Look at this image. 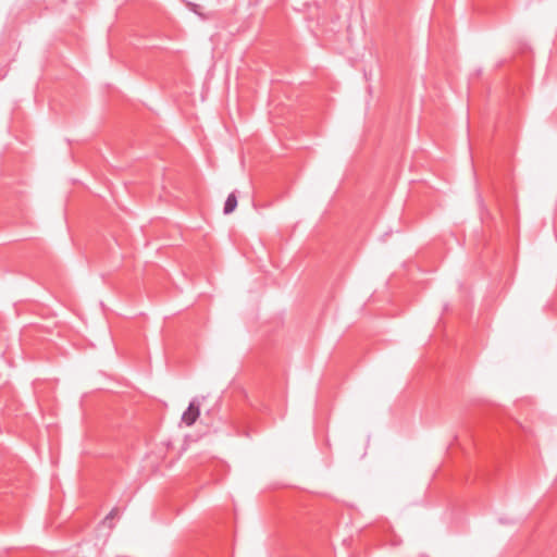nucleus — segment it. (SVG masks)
Wrapping results in <instances>:
<instances>
[{
	"label": "nucleus",
	"mask_w": 557,
	"mask_h": 557,
	"mask_svg": "<svg viewBox=\"0 0 557 557\" xmlns=\"http://www.w3.org/2000/svg\"><path fill=\"white\" fill-rule=\"evenodd\" d=\"M119 515V510L117 508H113L109 513L108 516L104 518V522L115 518L116 516Z\"/></svg>",
	"instance_id": "obj_3"
},
{
	"label": "nucleus",
	"mask_w": 557,
	"mask_h": 557,
	"mask_svg": "<svg viewBox=\"0 0 557 557\" xmlns=\"http://www.w3.org/2000/svg\"><path fill=\"white\" fill-rule=\"evenodd\" d=\"M237 207V197L235 193H231L224 203L223 212L224 214H231Z\"/></svg>",
	"instance_id": "obj_2"
},
{
	"label": "nucleus",
	"mask_w": 557,
	"mask_h": 557,
	"mask_svg": "<svg viewBox=\"0 0 557 557\" xmlns=\"http://www.w3.org/2000/svg\"><path fill=\"white\" fill-rule=\"evenodd\" d=\"M200 414V404L197 398L189 403V406L182 414V422L187 426H191Z\"/></svg>",
	"instance_id": "obj_1"
}]
</instances>
